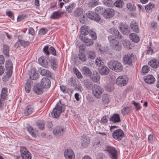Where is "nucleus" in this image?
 <instances>
[{
	"instance_id": "nucleus-13",
	"label": "nucleus",
	"mask_w": 159,
	"mask_h": 159,
	"mask_svg": "<svg viewBox=\"0 0 159 159\" xmlns=\"http://www.w3.org/2000/svg\"><path fill=\"white\" fill-rule=\"evenodd\" d=\"M87 16L91 19L97 21H99L100 19V17L96 12L93 11H89L87 14Z\"/></svg>"
},
{
	"instance_id": "nucleus-5",
	"label": "nucleus",
	"mask_w": 159,
	"mask_h": 159,
	"mask_svg": "<svg viewBox=\"0 0 159 159\" xmlns=\"http://www.w3.org/2000/svg\"><path fill=\"white\" fill-rule=\"evenodd\" d=\"M124 135L123 131L120 129L116 130L112 133L113 138L118 141L121 140Z\"/></svg>"
},
{
	"instance_id": "nucleus-64",
	"label": "nucleus",
	"mask_w": 159,
	"mask_h": 159,
	"mask_svg": "<svg viewBox=\"0 0 159 159\" xmlns=\"http://www.w3.org/2000/svg\"><path fill=\"white\" fill-rule=\"evenodd\" d=\"M28 33L29 34H30L32 35H33L34 34V30L32 27H30L29 28L28 30Z\"/></svg>"
},
{
	"instance_id": "nucleus-28",
	"label": "nucleus",
	"mask_w": 159,
	"mask_h": 159,
	"mask_svg": "<svg viewBox=\"0 0 159 159\" xmlns=\"http://www.w3.org/2000/svg\"><path fill=\"white\" fill-rule=\"evenodd\" d=\"M111 46L112 48L116 51H120L122 48L121 44L117 40H116L112 45H111Z\"/></svg>"
},
{
	"instance_id": "nucleus-18",
	"label": "nucleus",
	"mask_w": 159,
	"mask_h": 159,
	"mask_svg": "<svg viewBox=\"0 0 159 159\" xmlns=\"http://www.w3.org/2000/svg\"><path fill=\"white\" fill-rule=\"evenodd\" d=\"M130 26L132 30L134 32L138 33L139 29L138 24L135 20H133L130 23Z\"/></svg>"
},
{
	"instance_id": "nucleus-39",
	"label": "nucleus",
	"mask_w": 159,
	"mask_h": 159,
	"mask_svg": "<svg viewBox=\"0 0 159 159\" xmlns=\"http://www.w3.org/2000/svg\"><path fill=\"white\" fill-rule=\"evenodd\" d=\"M20 151L21 157L25 155L29 152L28 150L24 147H21L20 148Z\"/></svg>"
},
{
	"instance_id": "nucleus-3",
	"label": "nucleus",
	"mask_w": 159,
	"mask_h": 159,
	"mask_svg": "<svg viewBox=\"0 0 159 159\" xmlns=\"http://www.w3.org/2000/svg\"><path fill=\"white\" fill-rule=\"evenodd\" d=\"M92 93L93 95L97 98H100L101 95L103 92V89L99 85L95 84L92 88Z\"/></svg>"
},
{
	"instance_id": "nucleus-25",
	"label": "nucleus",
	"mask_w": 159,
	"mask_h": 159,
	"mask_svg": "<svg viewBox=\"0 0 159 159\" xmlns=\"http://www.w3.org/2000/svg\"><path fill=\"white\" fill-rule=\"evenodd\" d=\"M34 111V108L32 105L27 106L24 110V113L25 116H28L32 114Z\"/></svg>"
},
{
	"instance_id": "nucleus-57",
	"label": "nucleus",
	"mask_w": 159,
	"mask_h": 159,
	"mask_svg": "<svg viewBox=\"0 0 159 159\" xmlns=\"http://www.w3.org/2000/svg\"><path fill=\"white\" fill-rule=\"evenodd\" d=\"M132 103L134 106L136 108V111H138L141 108V107L139 103L136 102L135 101H133Z\"/></svg>"
},
{
	"instance_id": "nucleus-52",
	"label": "nucleus",
	"mask_w": 159,
	"mask_h": 159,
	"mask_svg": "<svg viewBox=\"0 0 159 159\" xmlns=\"http://www.w3.org/2000/svg\"><path fill=\"white\" fill-rule=\"evenodd\" d=\"M27 129L28 131L31 134V135L33 137H35V133L34 132L33 128L31 126H30L28 127H27Z\"/></svg>"
},
{
	"instance_id": "nucleus-9",
	"label": "nucleus",
	"mask_w": 159,
	"mask_h": 159,
	"mask_svg": "<svg viewBox=\"0 0 159 159\" xmlns=\"http://www.w3.org/2000/svg\"><path fill=\"white\" fill-rule=\"evenodd\" d=\"M65 131V129L63 127L58 126L54 128L53 132L55 135L60 136L63 135Z\"/></svg>"
},
{
	"instance_id": "nucleus-30",
	"label": "nucleus",
	"mask_w": 159,
	"mask_h": 159,
	"mask_svg": "<svg viewBox=\"0 0 159 159\" xmlns=\"http://www.w3.org/2000/svg\"><path fill=\"white\" fill-rule=\"evenodd\" d=\"M148 63L149 65L154 68H157L159 66V62L155 59L150 61Z\"/></svg>"
},
{
	"instance_id": "nucleus-19",
	"label": "nucleus",
	"mask_w": 159,
	"mask_h": 159,
	"mask_svg": "<svg viewBox=\"0 0 159 159\" xmlns=\"http://www.w3.org/2000/svg\"><path fill=\"white\" fill-rule=\"evenodd\" d=\"M109 32L113 35H114L118 39L122 38L121 35L120 34L118 30L115 28H112L109 30Z\"/></svg>"
},
{
	"instance_id": "nucleus-26",
	"label": "nucleus",
	"mask_w": 159,
	"mask_h": 159,
	"mask_svg": "<svg viewBox=\"0 0 159 159\" xmlns=\"http://www.w3.org/2000/svg\"><path fill=\"white\" fill-rule=\"evenodd\" d=\"M92 81L95 82H98L100 79V77L98 73L96 71H93V74L91 77Z\"/></svg>"
},
{
	"instance_id": "nucleus-41",
	"label": "nucleus",
	"mask_w": 159,
	"mask_h": 159,
	"mask_svg": "<svg viewBox=\"0 0 159 159\" xmlns=\"http://www.w3.org/2000/svg\"><path fill=\"white\" fill-rule=\"evenodd\" d=\"M103 2L105 5L110 7H112L114 5V3L112 0H103Z\"/></svg>"
},
{
	"instance_id": "nucleus-53",
	"label": "nucleus",
	"mask_w": 159,
	"mask_h": 159,
	"mask_svg": "<svg viewBox=\"0 0 159 159\" xmlns=\"http://www.w3.org/2000/svg\"><path fill=\"white\" fill-rule=\"evenodd\" d=\"M30 84L28 82H27L25 85V87L26 92L29 93L30 90Z\"/></svg>"
},
{
	"instance_id": "nucleus-10",
	"label": "nucleus",
	"mask_w": 159,
	"mask_h": 159,
	"mask_svg": "<svg viewBox=\"0 0 159 159\" xmlns=\"http://www.w3.org/2000/svg\"><path fill=\"white\" fill-rule=\"evenodd\" d=\"M88 27L86 25L82 26L80 29V34L79 35V38L80 40L83 39L84 37L83 35L88 34L89 33Z\"/></svg>"
},
{
	"instance_id": "nucleus-60",
	"label": "nucleus",
	"mask_w": 159,
	"mask_h": 159,
	"mask_svg": "<svg viewBox=\"0 0 159 159\" xmlns=\"http://www.w3.org/2000/svg\"><path fill=\"white\" fill-rule=\"evenodd\" d=\"M47 30L44 28H42L40 29L39 31V34L40 35H43L45 34L47 32Z\"/></svg>"
},
{
	"instance_id": "nucleus-37",
	"label": "nucleus",
	"mask_w": 159,
	"mask_h": 159,
	"mask_svg": "<svg viewBox=\"0 0 159 159\" xmlns=\"http://www.w3.org/2000/svg\"><path fill=\"white\" fill-rule=\"evenodd\" d=\"M50 62L52 67L53 69H56L57 67V63L56 60L55 58H52L50 61Z\"/></svg>"
},
{
	"instance_id": "nucleus-27",
	"label": "nucleus",
	"mask_w": 159,
	"mask_h": 159,
	"mask_svg": "<svg viewBox=\"0 0 159 159\" xmlns=\"http://www.w3.org/2000/svg\"><path fill=\"white\" fill-rule=\"evenodd\" d=\"M110 120L114 123H118L120 121L119 115L118 114H115L111 116L110 119Z\"/></svg>"
},
{
	"instance_id": "nucleus-43",
	"label": "nucleus",
	"mask_w": 159,
	"mask_h": 159,
	"mask_svg": "<svg viewBox=\"0 0 159 159\" xmlns=\"http://www.w3.org/2000/svg\"><path fill=\"white\" fill-rule=\"evenodd\" d=\"M123 4V2L121 0H117L114 3V5H115L116 7L120 8H121Z\"/></svg>"
},
{
	"instance_id": "nucleus-12",
	"label": "nucleus",
	"mask_w": 159,
	"mask_h": 159,
	"mask_svg": "<svg viewBox=\"0 0 159 159\" xmlns=\"http://www.w3.org/2000/svg\"><path fill=\"white\" fill-rule=\"evenodd\" d=\"M66 159H75V155L73 151L70 149L66 150L64 152Z\"/></svg>"
},
{
	"instance_id": "nucleus-48",
	"label": "nucleus",
	"mask_w": 159,
	"mask_h": 159,
	"mask_svg": "<svg viewBox=\"0 0 159 159\" xmlns=\"http://www.w3.org/2000/svg\"><path fill=\"white\" fill-rule=\"evenodd\" d=\"M36 124L39 129L41 130L44 129V124L42 121H39L36 123Z\"/></svg>"
},
{
	"instance_id": "nucleus-50",
	"label": "nucleus",
	"mask_w": 159,
	"mask_h": 159,
	"mask_svg": "<svg viewBox=\"0 0 159 159\" xmlns=\"http://www.w3.org/2000/svg\"><path fill=\"white\" fill-rule=\"evenodd\" d=\"M18 41L19 42L21 45L24 47H26L29 45V42L26 41L24 40H21L19 39Z\"/></svg>"
},
{
	"instance_id": "nucleus-7",
	"label": "nucleus",
	"mask_w": 159,
	"mask_h": 159,
	"mask_svg": "<svg viewBox=\"0 0 159 159\" xmlns=\"http://www.w3.org/2000/svg\"><path fill=\"white\" fill-rule=\"evenodd\" d=\"M136 59V56L130 53L125 55L123 58L125 62L128 64H130L132 61H134Z\"/></svg>"
},
{
	"instance_id": "nucleus-54",
	"label": "nucleus",
	"mask_w": 159,
	"mask_h": 159,
	"mask_svg": "<svg viewBox=\"0 0 159 159\" xmlns=\"http://www.w3.org/2000/svg\"><path fill=\"white\" fill-rule=\"evenodd\" d=\"M116 38V36L114 37L113 35H110L108 36V39L110 42L111 43V45L114 43L116 41L115 39Z\"/></svg>"
},
{
	"instance_id": "nucleus-59",
	"label": "nucleus",
	"mask_w": 159,
	"mask_h": 159,
	"mask_svg": "<svg viewBox=\"0 0 159 159\" xmlns=\"http://www.w3.org/2000/svg\"><path fill=\"white\" fill-rule=\"evenodd\" d=\"M43 51L46 55H48L50 54L48 51V47L47 46H45L44 47Z\"/></svg>"
},
{
	"instance_id": "nucleus-55",
	"label": "nucleus",
	"mask_w": 159,
	"mask_h": 159,
	"mask_svg": "<svg viewBox=\"0 0 159 159\" xmlns=\"http://www.w3.org/2000/svg\"><path fill=\"white\" fill-rule=\"evenodd\" d=\"M154 6L155 5L153 4L150 3L145 6V8L147 10H149L154 8Z\"/></svg>"
},
{
	"instance_id": "nucleus-38",
	"label": "nucleus",
	"mask_w": 159,
	"mask_h": 159,
	"mask_svg": "<svg viewBox=\"0 0 159 159\" xmlns=\"http://www.w3.org/2000/svg\"><path fill=\"white\" fill-rule=\"evenodd\" d=\"M79 59L82 61H85L86 60V56L84 52H80L78 54Z\"/></svg>"
},
{
	"instance_id": "nucleus-24",
	"label": "nucleus",
	"mask_w": 159,
	"mask_h": 159,
	"mask_svg": "<svg viewBox=\"0 0 159 159\" xmlns=\"http://www.w3.org/2000/svg\"><path fill=\"white\" fill-rule=\"evenodd\" d=\"M63 12L57 11L54 12L50 16V18L53 19H57L61 17Z\"/></svg>"
},
{
	"instance_id": "nucleus-22",
	"label": "nucleus",
	"mask_w": 159,
	"mask_h": 159,
	"mask_svg": "<svg viewBox=\"0 0 159 159\" xmlns=\"http://www.w3.org/2000/svg\"><path fill=\"white\" fill-rule=\"evenodd\" d=\"M45 89L40 85L34 86L33 88V90L34 92L38 94L42 93Z\"/></svg>"
},
{
	"instance_id": "nucleus-23",
	"label": "nucleus",
	"mask_w": 159,
	"mask_h": 159,
	"mask_svg": "<svg viewBox=\"0 0 159 159\" xmlns=\"http://www.w3.org/2000/svg\"><path fill=\"white\" fill-rule=\"evenodd\" d=\"M109 69L106 66H103L99 69V72L102 75H106L109 72Z\"/></svg>"
},
{
	"instance_id": "nucleus-56",
	"label": "nucleus",
	"mask_w": 159,
	"mask_h": 159,
	"mask_svg": "<svg viewBox=\"0 0 159 159\" xmlns=\"http://www.w3.org/2000/svg\"><path fill=\"white\" fill-rule=\"evenodd\" d=\"M89 34L91 37L92 39L95 40L97 38L96 35L94 31L90 30L89 32Z\"/></svg>"
},
{
	"instance_id": "nucleus-35",
	"label": "nucleus",
	"mask_w": 159,
	"mask_h": 159,
	"mask_svg": "<svg viewBox=\"0 0 159 159\" xmlns=\"http://www.w3.org/2000/svg\"><path fill=\"white\" fill-rule=\"evenodd\" d=\"M40 74L42 75H46L50 77L51 76V73L48 70L45 69H41Z\"/></svg>"
},
{
	"instance_id": "nucleus-61",
	"label": "nucleus",
	"mask_w": 159,
	"mask_h": 159,
	"mask_svg": "<svg viewBox=\"0 0 159 159\" xmlns=\"http://www.w3.org/2000/svg\"><path fill=\"white\" fill-rule=\"evenodd\" d=\"M97 159H104L105 156L103 153H99L96 155Z\"/></svg>"
},
{
	"instance_id": "nucleus-21",
	"label": "nucleus",
	"mask_w": 159,
	"mask_h": 159,
	"mask_svg": "<svg viewBox=\"0 0 159 159\" xmlns=\"http://www.w3.org/2000/svg\"><path fill=\"white\" fill-rule=\"evenodd\" d=\"M81 72L83 75L86 76H90L92 72L88 67L84 66L82 68Z\"/></svg>"
},
{
	"instance_id": "nucleus-44",
	"label": "nucleus",
	"mask_w": 159,
	"mask_h": 159,
	"mask_svg": "<svg viewBox=\"0 0 159 159\" xmlns=\"http://www.w3.org/2000/svg\"><path fill=\"white\" fill-rule=\"evenodd\" d=\"M130 108L129 107H124L121 110V112L123 115H126L128 114L130 111Z\"/></svg>"
},
{
	"instance_id": "nucleus-4",
	"label": "nucleus",
	"mask_w": 159,
	"mask_h": 159,
	"mask_svg": "<svg viewBox=\"0 0 159 159\" xmlns=\"http://www.w3.org/2000/svg\"><path fill=\"white\" fill-rule=\"evenodd\" d=\"M105 150L108 152V154L111 159H117V151L115 148L107 146Z\"/></svg>"
},
{
	"instance_id": "nucleus-11",
	"label": "nucleus",
	"mask_w": 159,
	"mask_h": 159,
	"mask_svg": "<svg viewBox=\"0 0 159 159\" xmlns=\"http://www.w3.org/2000/svg\"><path fill=\"white\" fill-rule=\"evenodd\" d=\"M28 74L30 79L32 80H36L38 78L39 74L34 68L31 69L29 71Z\"/></svg>"
},
{
	"instance_id": "nucleus-63",
	"label": "nucleus",
	"mask_w": 159,
	"mask_h": 159,
	"mask_svg": "<svg viewBox=\"0 0 159 159\" xmlns=\"http://www.w3.org/2000/svg\"><path fill=\"white\" fill-rule=\"evenodd\" d=\"M49 50L50 52L52 55L54 56H56V50L53 47H50L49 48Z\"/></svg>"
},
{
	"instance_id": "nucleus-6",
	"label": "nucleus",
	"mask_w": 159,
	"mask_h": 159,
	"mask_svg": "<svg viewBox=\"0 0 159 159\" xmlns=\"http://www.w3.org/2000/svg\"><path fill=\"white\" fill-rule=\"evenodd\" d=\"M5 67L7 71V74L9 77L11 75L13 66L11 61H6L5 64Z\"/></svg>"
},
{
	"instance_id": "nucleus-15",
	"label": "nucleus",
	"mask_w": 159,
	"mask_h": 159,
	"mask_svg": "<svg viewBox=\"0 0 159 159\" xmlns=\"http://www.w3.org/2000/svg\"><path fill=\"white\" fill-rule=\"evenodd\" d=\"M90 139L86 135H84L82 136L81 138V146L84 148L87 147L90 142Z\"/></svg>"
},
{
	"instance_id": "nucleus-32",
	"label": "nucleus",
	"mask_w": 159,
	"mask_h": 159,
	"mask_svg": "<svg viewBox=\"0 0 159 159\" xmlns=\"http://www.w3.org/2000/svg\"><path fill=\"white\" fill-rule=\"evenodd\" d=\"M81 40L85 43L86 45L87 46H91L93 43V40L86 38L85 37H84L83 39Z\"/></svg>"
},
{
	"instance_id": "nucleus-29",
	"label": "nucleus",
	"mask_w": 159,
	"mask_h": 159,
	"mask_svg": "<svg viewBox=\"0 0 159 159\" xmlns=\"http://www.w3.org/2000/svg\"><path fill=\"white\" fill-rule=\"evenodd\" d=\"M83 9L80 8H77L74 11V14L75 16L76 17L81 16L84 18V16L83 15Z\"/></svg>"
},
{
	"instance_id": "nucleus-40",
	"label": "nucleus",
	"mask_w": 159,
	"mask_h": 159,
	"mask_svg": "<svg viewBox=\"0 0 159 159\" xmlns=\"http://www.w3.org/2000/svg\"><path fill=\"white\" fill-rule=\"evenodd\" d=\"M7 88H4L2 90L1 98L4 99L6 98L7 96Z\"/></svg>"
},
{
	"instance_id": "nucleus-58",
	"label": "nucleus",
	"mask_w": 159,
	"mask_h": 159,
	"mask_svg": "<svg viewBox=\"0 0 159 159\" xmlns=\"http://www.w3.org/2000/svg\"><path fill=\"white\" fill-rule=\"evenodd\" d=\"M127 7L131 11L134 10L135 9V7L131 3L127 4Z\"/></svg>"
},
{
	"instance_id": "nucleus-1",
	"label": "nucleus",
	"mask_w": 159,
	"mask_h": 159,
	"mask_svg": "<svg viewBox=\"0 0 159 159\" xmlns=\"http://www.w3.org/2000/svg\"><path fill=\"white\" fill-rule=\"evenodd\" d=\"M65 110L64 104H62L60 100H59V102L57 103L52 112L51 116L53 118H57L59 117L61 113L63 112Z\"/></svg>"
},
{
	"instance_id": "nucleus-47",
	"label": "nucleus",
	"mask_w": 159,
	"mask_h": 159,
	"mask_svg": "<svg viewBox=\"0 0 159 159\" xmlns=\"http://www.w3.org/2000/svg\"><path fill=\"white\" fill-rule=\"evenodd\" d=\"M88 57L91 59H93L96 56V53L94 52L91 51H88L87 52Z\"/></svg>"
},
{
	"instance_id": "nucleus-34",
	"label": "nucleus",
	"mask_w": 159,
	"mask_h": 159,
	"mask_svg": "<svg viewBox=\"0 0 159 159\" xmlns=\"http://www.w3.org/2000/svg\"><path fill=\"white\" fill-rule=\"evenodd\" d=\"M119 28L120 30L124 34H128L130 32L127 26H122L121 27L119 26Z\"/></svg>"
},
{
	"instance_id": "nucleus-17",
	"label": "nucleus",
	"mask_w": 159,
	"mask_h": 159,
	"mask_svg": "<svg viewBox=\"0 0 159 159\" xmlns=\"http://www.w3.org/2000/svg\"><path fill=\"white\" fill-rule=\"evenodd\" d=\"M114 14L115 11L114 9L107 8L105 9L103 16L106 18H110L112 17Z\"/></svg>"
},
{
	"instance_id": "nucleus-16",
	"label": "nucleus",
	"mask_w": 159,
	"mask_h": 159,
	"mask_svg": "<svg viewBox=\"0 0 159 159\" xmlns=\"http://www.w3.org/2000/svg\"><path fill=\"white\" fill-rule=\"evenodd\" d=\"M39 63L42 66L47 68L48 66V62L46 57L42 56L38 59Z\"/></svg>"
},
{
	"instance_id": "nucleus-45",
	"label": "nucleus",
	"mask_w": 159,
	"mask_h": 159,
	"mask_svg": "<svg viewBox=\"0 0 159 159\" xmlns=\"http://www.w3.org/2000/svg\"><path fill=\"white\" fill-rule=\"evenodd\" d=\"M9 47L6 44H4L3 46V52L4 54L8 56L9 54Z\"/></svg>"
},
{
	"instance_id": "nucleus-62",
	"label": "nucleus",
	"mask_w": 159,
	"mask_h": 159,
	"mask_svg": "<svg viewBox=\"0 0 159 159\" xmlns=\"http://www.w3.org/2000/svg\"><path fill=\"white\" fill-rule=\"evenodd\" d=\"M31 154L30 152H28L26 155H24L22 157L23 159H31Z\"/></svg>"
},
{
	"instance_id": "nucleus-31",
	"label": "nucleus",
	"mask_w": 159,
	"mask_h": 159,
	"mask_svg": "<svg viewBox=\"0 0 159 159\" xmlns=\"http://www.w3.org/2000/svg\"><path fill=\"white\" fill-rule=\"evenodd\" d=\"M129 38L131 40L135 43H138L139 40V38L138 35L134 33L130 34Z\"/></svg>"
},
{
	"instance_id": "nucleus-14",
	"label": "nucleus",
	"mask_w": 159,
	"mask_h": 159,
	"mask_svg": "<svg viewBox=\"0 0 159 159\" xmlns=\"http://www.w3.org/2000/svg\"><path fill=\"white\" fill-rule=\"evenodd\" d=\"M40 85L45 89H48L51 86L50 80L47 78H43L41 80Z\"/></svg>"
},
{
	"instance_id": "nucleus-46",
	"label": "nucleus",
	"mask_w": 159,
	"mask_h": 159,
	"mask_svg": "<svg viewBox=\"0 0 159 159\" xmlns=\"http://www.w3.org/2000/svg\"><path fill=\"white\" fill-rule=\"evenodd\" d=\"M123 44L124 47L127 48H130V45H131V43L129 40L126 39L124 40Z\"/></svg>"
},
{
	"instance_id": "nucleus-49",
	"label": "nucleus",
	"mask_w": 159,
	"mask_h": 159,
	"mask_svg": "<svg viewBox=\"0 0 159 159\" xmlns=\"http://www.w3.org/2000/svg\"><path fill=\"white\" fill-rule=\"evenodd\" d=\"M66 11L69 13H71L72 11V10L75 7V5L74 4H71L68 6H66Z\"/></svg>"
},
{
	"instance_id": "nucleus-42",
	"label": "nucleus",
	"mask_w": 159,
	"mask_h": 159,
	"mask_svg": "<svg viewBox=\"0 0 159 159\" xmlns=\"http://www.w3.org/2000/svg\"><path fill=\"white\" fill-rule=\"evenodd\" d=\"M95 62L96 65L99 66L103 65L104 63V60L102 58L100 57L97 58L96 59Z\"/></svg>"
},
{
	"instance_id": "nucleus-8",
	"label": "nucleus",
	"mask_w": 159,
	"mask_h": 159,
	"mask_svg": "<svg viewBox=\"0 0 159 159\" xmlns=\"http://www.w3.org/2000/svg\"><path fill=\"white\" fill-rule=\"evenodd\" d=\"M128 79L123 76L118 77L116 80V83L119 86H123L127 84Z\"/></svg>"
},
{
	"instance_id": "nucleus-51",
	"label": "nucleus",
	"mask_w": 159,
	"mask_h": 159,
	"mask_svg": "<svg viewBox=\"0 0 159 159\" xmlns=\"http://www.w3.org/2000/svg\"><path fill=\"white\" fill-rule=\"evenodd\" d=\"M142 70L143 73L146 74L150 70V68L147 65H144L142 67Z\"/></svg>"
},
{
	"instance_id": "nucleus-2",
	"label": "nucleus",
	"mask_w": 159,
	"mask_h": 159,
	"mask_svg": "<svg viewBox=\"0 0 159 159\" xmlns=\"http://www.w3.org/2000/svg\"><path fill=\"white\" fill-rule=\"evenodd\" d=\"M108 66L111 70L116 72H121L123 69L122 64L117 61H110L108 63Z\"/></svg>"
},
{
	"instance_id": "nucleus-36",
	"label": "nucleus",
	"mask_w": 159,
	"mask_h": 159,
	"mask_svg": "<svg viewBox=\"0 0 159 159\" xmlns=\"http://www.w3.org/2000/svg\"><path fill=\"white\" fill-rule=\"evenodd\" d=\"M74 73L76 75L77 78L79 79L83 78V76L81 73L76 67H74L73 69Z\"/></svg>"
},
{
	"instance_id": "nucleus-33",
	"label": "nucleus",
	"mask_w": 159,
	"mask_h": 159,
	"mask_svg": "<svg viewBox=\"0 0 159 159\" xmlns=\"http://www.w3.org/2000/svg\"><path fill=\"white\" fill-rule=\"evenodd\" d=\"M105 9L102 6H98L95 9V12L98 13V14H101L103 16L105 12Z\"/></svg>"
},
{
	"instance_id": "nucleus-20",
	"label": "nucleus",
	"mask_w": 159,
	"mask_h": 159,
	"mask_svg": "<svg viewBox=\"0 0 159 159\" xmlns=\"http://www.w3.org/2000/svg\"><path fill=\"white\" fill-rule=\"evenodd\" d=\"M145 82L148 84H153L155 81L154 77L151 75H148L144 77Z\"/></svg>"
}]
</instances>
